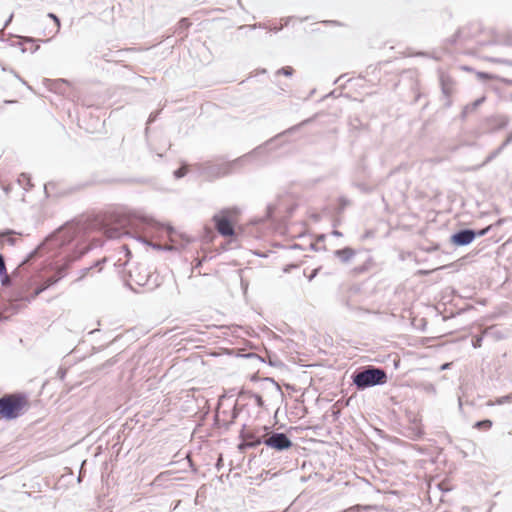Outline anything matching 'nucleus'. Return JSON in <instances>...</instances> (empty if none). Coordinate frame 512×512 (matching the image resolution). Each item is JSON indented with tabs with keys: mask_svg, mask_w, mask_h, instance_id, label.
Instances as JSON below:
<instances>
[{
	"mask_svg": "<svg viewBox=\"0 0 512 512\" xmlns=\"http://www.w3.org/2000/svg\"><path fill=\"white\" fill-rule=\"evenodd\" d=\"M241 161L236 159L228 161L218 157L215 160L191 164V169L204 180L212 182L241 170Z\"/></svg>",
	"mask_w": 512,
	"mask_h": 512,
	"instance_id": "1",
	"label": "nucleus"
},
{
	"mask_svg": "<svg viewBox=\"0 0 512 512\" xmlns=\"http://www.w3.org/2000/svg\"><path fill=\"white\" fill-rule=\"evenodd\" d=\"M387 379L386 371L383 368L373 365L358 368L351 375L352 383L359 391L383 385L387 382Z\"/></svg>",
	"mask_w": 512,
	"mask_h": 512,
	"instance_id": "2",
	"label": "nucleus"
},
{
	"mask_svg": "<svg viewBox=\"0 0 512 512\" xmlns=\"http://www.w3.org/2000/svg\"><path fill=\"white\" fill-rule=\"evenodd\" d=\"M76 235L77 231L74 227H65L58 230L55 234L48 238L44 244L31 251L20 263L19 267L12 273V275H16L20 268L28 265L33 259H35L39 255V252L43 246H48L49 249H53L55 247H64L73 241Z\"/></svg>",
	"mask_w": 512,
	"mask_h": 512,
	"instance_id": "3",
	"label": "nucleus"
},
{
	"mask_svg": "<svg viewBox=\"0 0 512 512\" xmlns=\"http://www.w3.org/2000/svg\"><path fill=\"white\" fill-rule=\"evenodd\" d=\"M27 405L28 400L24 393L5 394L0 397V418L14 420L23 414Z\"/></svg>",
	"mask_w": 512,
	"mask_h": 512,
	"instance_id": "4",
	"label": "nucleus"
},
{
	"mask_svg": "<svg viewBox=\"0 0 512 512\" xmlns=\"http://www.w3.org/2000/svg\"><path fill=\"white\" fill-rule=\"evenodd\" d=\"M312 121V118H308V119H305L303 120L302 122H300L299 124H296L286 130H284L283 132L277 134L276 136H274L273 138L267 140L265 143L257 146L256 148H254L253 150H251L250 152L236 158V160H242L241 161V169L252 162V160L256 157H260V156H264V155H267L268 152L270 151V146L271 144L276 140V139H279L281 138L282 136L284 135H290L294 132H297L299 131V129L303 126H305L306 124L310 123Z\"/></svg>",
	"mask_w": 512,
	"mask_h": 512,
	"instance_id": "5",
	"label": "nucleus"
},
{
	"mask_svg": "<svg viewBox=\"0 0 512 512\" xmlns=\"http://www.w3.org/2000/svg\"><path fill=\"white\" fill-rule=\"evenodd\" d=\"M88 250H89L88 247H84L80 250L75 249V250L67 253L63 258V260H64L63 264L57 267V269L53 275L46 278L44 286L37 288L35 294L36 295L40 294L46 288H49V287L55 285L58 281H60L63 277H65L69 267L76 260L80 259L85 253H87Z\"/></svg>",
	"mask_w": 512,
	"mask_h": 512,
	"instance_id": "6",
	"label": "nucleus"
},
{
	"mask_svg": "<svg viewBox=\"0 0 512 512\" xmlns=\"http://www.w3.org/2000/svg\"><path fill=\"white\" fill-rule=\"evenodd\" d=\"M262 430L265 431V440H263L264 445L268 448L282 452L293 446L292 440L286 433L270 431V428L267 426H264Z\"/></svg>",
	"mask_w": 512,
	"mask_h": 512,
	"instance_id": "7",
	"label": "nucleus"
},
{
	"mask_svg": "<svg viewBox=\"0 0 512 512\" xmlns=\"http://www.w3.org/2000/svg\"><path fill=\"white\" fill-rule=\"evenodd\" d=\"M128 273L130 281L134 282L138 286H148L149 289H153L158 286V283L156 282L158 276L152 280V273L142 264L137 265L134 269H129Z\"/></svg>",
	"mask_w": 512,
	"mask_h": 512,
	"instance_id": "8",
	"label": "nucleus"
},
{
	"mask_svg": "<svg viewBox=\"0 0 512 512\" xmlns=\"http://www.w3.org/2000/svg\"><path fill=\"white\" fill-rule=\"evenodd\" d=\"M213 222L221 236L230 237L235 235L234 225L227 210H222L220 214L214 215Z\"/></svg>",
	"mask_w": 512,
	"mask_h": 512,
	"instance_id": "9",
	"label": "nucleus"
},
{
	"mask_svg": "<svg viewBox=\"0 0 512 512\" xmlns=\"http://www.w3.org/2000/svg\"><path fill=\"white\" fill-rule=\"evenodd\" d=\"M474 240L475 230L471 228L459 229L450 236V242L456 247L467 246Z\"/></svg>",
	"mask_w": 512,
	"mask_h": 512,
	"instance_id": "10",
	"label": "nucleus"
},
{
	"mask_svg": "<svg viewBox=\"0 0 512 512\" xmlns=\"http://www.w3.org/2000/svg\"><path fill=\"white\" fill-rule=\"evenodd\" d=\"M240 438L246 439L248 441L247 446L256 448L257 446L264 444L263 440H265V431H263L262 435H257L253 431H245L244 425L242 430L240 431Z\"/></svg>",
	"mask_w": 512,
	"mask_h": 512,
	"instance_id": "11",
	"label": "nucleus"
},
{
	"mask_svg": "<svg viewBox=\"0 0 512 512\" xmlns=\"http://www.w3.org/2000/svg\"><path fill=\"white\" fill-rule=\"evenodd\" d=\"M18 41L13 43V46H19L22 53H25L27 51L26 44H30V51L31 53H35L39 49V45L36 44V39L28 36L24 37H18Z\"/></svg>",
	"mask_w": 512,
	"mask_h": 512,
	"instance_id": "12",
	"label": "nucleus"
},
{
	"mask_svg": "<svg viewBox=\"0 0 512 512\" xmlns=\"http://www.w3.org/2000/svg\"><path fill=\"white\" fill-rule=\"evenodd\" d=\"M334 256L338 258L342 263H349L353 257L357 254V251L351 247H344L342 249H337L333 252Z\"/></svg>",
	"mask_w": 512,
	"mask_h": 512,
	"instance_id": "13",
	"label": "nucleus"
},
{
	"mask_svg": "<svg viewBox=\"0 0 512 512\" xmlns=\"http://www.w3.org/2000/svg\"><path fill=\"white\" fill-rule=\"evenodd\" d=\"M487 122L492 130H500L509 124V118L506 115H494L487 118Z\"/></svg>",
	"mask_w": 512,
	"mask_h": 512,
	"instance_id": "14",
	"label": "nucleus"
},
{
	"mask_svg": "<svg viewBox=\"0 0 512 512\" xmlns=\"http://www.w3.org/2000/svg\"><path fill=\"white\" fill-rule=\"evenodd\" d=\"M503 151V146H499L497 149L493 150L489 155L486 157V159L478 165L467 167L464 169L466 172H474L479 170L480 168L484 167L491 161H493L501 152Z\"/></svg>",
	"mask_w": 512,
	"mask_h": 512,
	"instance_id": "15",
	"label": "nucleus"
},
{
	"mask_svg": "<svg viewBox=\"0 0 512 512\" xmlns=\"http://www.w3.org/2000/svg\"><path fill=\"white\" fill-rule=\"evenodd\" d=\"M441 90H442L443 96L446 99V102L444 104L445 107H450L452 102L449 99V97H450V95L452 93V85H451V82L449 80H446L443 77L441 78Z\"/></svg>",
	"mask_w": 512,
	"mask_h": 512,
	"instance_id": "16",
	"label": "nucleus"
},
{
	"mask_svg": "<svg viewBox=\"0 0 512 512\" xmlns=\"http://www.w3.org/2000/svg\"><path fill=\"white\" fill-rule=\"evenodd\" d=\"M485 96L480 97L473 101L471 104L466 105L461 112V119H465L470 112L475 111L484 101Z\"/></svg>",
	"mask_w": 512,
	"mask_h": 512,
	"instance_id": "17",
	"label": "nucleus"
},
{
	"mask_svg": "<svg viewBox=\"0 0 512 512\" xmlns=\"http://www.w3.org/2000/svg\"><path fill=\"white\" fill-rule=\"evenodd\" d=\"M243 396H247L248 398L250 399H253L255 401V404L259 407V408H262L264 406V401L261 397V395L257 394V393H254L252 391H245V390H242L240 393H239V397H243Z\"/></svg>",
	"mask_w": 512,
	"mask_h": 512,
	"instance_id": "18",
	"label": "nucleus"
},
{
	"mask_svg": "<svg viewBox=\"0 0 512 512\" xmlns=\"http://www.w3.org/2000/svg\"><path fill=\"white\" fill-rule=\"evenodd\" d=\"M106 262V259L105 258H102V259H98L97 261L94 262L93 265L89 266V267H85L83 269L80 270V276L76 279V281H80L82 280L87 274L88 272L93 269L94 267H100Z\"/></svg>",
	"mask_w": 512,
	"mask_h": 512,
	"instance_id": "19",
	"label": "nucleus"
},
{
	"mask_svg": "<svg viewBox=\"0 0 512 512\" xmlns=\"http://www.w3.org/2000/svg\"><path fill=\"white\" fill-rule=\"evenodd\" d=\"M189 168H191V165L187 163H182L181 166L174 171V177L176 179L184 177L188 173Z\"/></svg>",
	"mask_w": 512,
	"mask_h": 512,
	"instance_id": "20",
	"label": "nucleus"
},
{
	"mask_svg": "<svg viewBox=\"0 0 512 512\" xmlns=\"http://www.w3.org/2000/svg\"><path fill=\"white\" fill-rule=\"evenodd\" d=\"M338 207L336 208V213L341 214L347 206L350 205V200L346 198L345 196H340L338 198Z\"/></svg>",
	"mask_w": 512,
	"mask_h": 512,
	"instance_id": "21",
	"label": "nucleus"
},
{
	"mask_svg": "<svg viewBox=\"0 0 512 512\" xmlns=\"http://www.w3.org/2000/svg\"><path fill=\"white\" fill-rule=\"evenodd\" d=\"M15 232L13 230H6L5 232L0 233V239L6 237L7 242L10 245H15L16 238L13 236Z\"/></svg>",
	"mask_w": 512,
	"mask_h": 512,
	"instance_id": "22",
	"label": "nucleus"
},
{
	"mask_svg": "<svg viewBox=\"0 0 512 512\" xmlns=\"http://www.w3.org/2000/svg\"><path fill=\"white\" fill-rule=\"evenodd\" d=\"M491 427H492V421L489 419L480 420L474 424V428H477V429L488 430Z\"/></svg>",
	"mask_w": 512,
	"mask_h": 512,
	"instance_id": "23",
	"label": "nucleus"
},
{
	"mask_svg": "<svg viewBox=\"0 0 512 512\" xmlns=\"http://www.w3.org/2000/svg\"><path fill=\"white\" fill-rule=\"evenodd\" d=\"M371 262H372V259L369 257L363 265L356 266L354 268V272L356 274H361V273L366 272L369 269Z\"/></svg>",
	"mask_w": 512,
	"mask_h": 512,
	"instance_id": "24",
	"label": "nucleus"
},
{
	"mask_svg": "<svg viewBox=\"0 0 512 512\" xmlns=\"http://www.w3.org/2000/svg\"><path fill=\"white\" fill-rule=\"evenodd\" d=\"M294 69L291 66H285L276 71V75H284L286 77L292 76Z\"/></svg>",
	"mask_w": 512,
	"mask_h": 512,
	"instance_id": "25",
	"label": "nucleus"
},
{
	"mask_svg": "<svg viewBox=\"0 0 512 512\" xmlns=\"http://www.w3.org/2000/svg\"><path fill=\"white\" fill-rule=\"evenodd\" d=\"M512 402V394H509V395H505V396H501V397H498L494 404H497V405H503L505 403H510Z\"/></svg>",
	"mask_w": 512,
	"mask_h": 512,
	"instance_id": "26",
	"label": "nucleus"
},
{
	"mask_svg": "<svg viewBox=\"0 0 512 512\" xmlns=\"http://www.w3.org/2000/svg\"><path fill=\"white\" fill-rule=\"evenodd\" d=\"M482 341H483V334L473 336V338H472L473 348L477 349V348L481 347Z\"/></svg>",
	"mask_w": 512,
	"mask_h": 512,
	"instance_id": "27",
	"label": "nucleus"
},
{
	"mask_svg": "<svg viewBox=\"0 0 512 512\" xmlns=\"http://www.w3.org/2000/svg\"><path fill=\"white\" fill-rule=\"evenodd\" d=\"M354 186L363 193H370L372 188L365 183H354Z\"/></svg>",
	"mask_w": 512,
	"mask_h": 512,
	"instance_id": "28",
	"label": "nucleus"
},
{
	"mask_svg": "<svg viewBox=\"0 0 512 512\" xmlns=\"http://www.w3.org/2000/svg\"><path fill=\"white\" fill-rule=\"evenodd\" d=\"M492 227H493V225H489L483 229L475 230V239L477 237L485 236L491 230Z\"/></svg>",
	"mask_w": 512,
	"mask_h": 512,
	"instance_id": "29",
	"label": "nucleus"
},
{
	"mask_svg": "<svg viewBox=\"0 0 512 512\" xmlns=\"http://www.w3.org/2000/svg\"><path fill=\"white\" fill-rule=\"evenodd\" d=\"M0 280H1L2 286L7 287V286L11 285V279L7 272H5L4 275L3 274L0 275Z\"/></svg>",
	"mask_w": 512,
	"mask_h": 512,
	"instance_id": "30",
	"label": "nucleus"
},
{
	"mask_svg": "<svg viewBox=\"0 0 512 512\" xmlns=\"http://www.w3.org/2000/svg\"><path fill=\"white\" fill-rule=\"evenodd\" d=\"M47 16H48L50 19H52V21H54V23H55V24H56V26H57V32H58V31L60 30V26H61V22H60L59 17H58L56 14L51 13V12H50V13H48V15H47Z\"/></svg>",
	"mask_w": 512,
	"mask_h": 512,
	"instance_id": "31",
	"label": "nucleus"
},
{
	"mask_svg": "<svg viewBox=\"0 0 512 512\" xmlns=\"http://www.w3.org/2000/svg\"><path fill=\"white\" fill-rule=\"evenodd\" d=\"M5 272H7L6 264H5V258L3 256V254H0V275L1 274L4 275Z\"/></svg>",
	"mask_w": 512,
	"mask_h": 512,
	"instance_id": "32",
	"label": "nucleus"
},
{
	"mask_svg": "<svg viewBox=\"0 0 512 512\" xmlns=\"http://www.w3.org/2000/svg\"><path fill=\"white\" fill-rule=\"evenodd\" d=\"M137 240L139 241H142L144 242L145 244L149 245V246H152L154 249H157V250H166L167 248H164L162 247L161 245H158V244H153V243H150L148 242L147 240H143L142 238H137Z\"/></svg>",
	"mask_w": 512,
	"mask_h": 512,
	"instance_id": "33",
	"label": "nucleus"
},
{
	"mask_svg": "<svg viewBox=\"0 0 512 512\" xmlns=\"http://www.w3.org/2000/svg\"><path fill=\"white\" fill-rule=\"evenodd\" d=\"M493 61L496 63L512 66V60H510V59L496 58V59H493Z\"/></svg>",
	"mask_w": 512,
	"mask_h": 512,
	"instance_id": "34",
	"label": "nucleus"
},
{
	"mask_svg": "<svg viewBox=\"0 0 512 512\" xmlns=\"http://www.w3.org/2000/svg\"><path fill=\"white\" fill-rule=\"evenodd\" d=\"M248 441L246 439H241V442L238 444V449L240 451H245L246 449L250 448L247 446Z\"/></svg>",
	"mask_w": 512,
	"mask_h": 512,
	"instance_id": "35",
	"label": "nucleus"
},
{
	"mask_svg": "<svg viewBox=\"0 0 512 512\" xmlns=\"http://www.w3.org/2000/svg\"><path fill=\"white\" fill-rule=\"evenodd\" d=\"M477 76L480 78V79H493L494 76H492L491 74L487 73V72H478L477 73Z\"/></svg>",
	"mask_w": 512,
	"mask_h": 512,
	"instance_id": "36",
	"label": "nucleus"
},
{
	"mask_svg": "<svg viewBox=\"0 0 512 512\" xmlns=\"http://www.w3.org/2000/svg\"><path fill=\"white\" fill-rule=\"evenodd\" d=\"M461 33L462 31L461 30H458L450 39H449V42L451 44H454L457 42L458 38L461 36Z\"/></svg>",
	"mask_w": 512,
	"mask_h": 512,
	"instance_id": "37",
	"label": "nucleus"
},
{
	"mask_svg": "<svg viewBox=\"0 0 512 512\" xmlns=\"http://www.w3.org/2000/svg\"><path fill=\"white\" fill-rule=\"evenodd\" d=\"M55 187V184L53 182H49L47 184H45L44 186V191L46 193L47 196H49L50 194V189L54 188Z\"/></svg>",
	"mask_w": 512,
	"mask_h": 512,
	"instance_id": "38",
	"label": "nucleus"
},
{
	"mask_svg": "<svg viewBox=\"0 0 512 512\" xmlns=\"http://www.w3.org/2000/svg\"><path fill=\"white\" fill-rule=\"evenodd\" d=\"M512 142V132L509 133V135L507 136V138L505 139V141L500 145V146H503V149L509 145L510 143Z\"/></svg>",
	"mask_w": 512,
	"mask_h": 512,
	"instance_id": "39",
	"label": "nucleus"
},
{
	"mask_svg": "<svg viewBox=\"0 0 512 512\" xmlns=\"http://www.w3.org/2000/svg\"><path fill=\"white\" fill-rule=\"evenodd\" d=\"M362 509H366V508L361 507V506H354V507L346 509L344 512H360V510H362Z\"/></svg>",
	"mask_w": 512,
	"mask_h": 512,
	"instance_id": "40",
	"label": "nucleus"
},
{
	"mask_svg": "<svg viewBox=\"0 0 512 512\" xmlns=\"http://www.w3.org/2000/svg\"><path fill=\"white\" fill-rule=\"evenodd\" d=\"M158 114H159V111L151 113L149 118H148L147 123L150 124V123L154 122L156 120Z\"/></svg>",
	"mask_w": 512,
	"mask_h": 512,
	"instance_id": "41",
	"label": "nucleus"
},
{
	"mask_svg": "<svg viewBox=\"0 0 512 512\" xmlns=\"http://www.w3.org/2000/svg\"><path fill=\"white\" fill-rule=\"evenodd\" d=\"M318 272L319 268L312 270L311 274L308 276V280L312 281L317 276Z\"/></svg>",
	"mask_w": 512,
	"mask_h": 512,
	"instance_id": "42",
	"label": "nucleus"
},
{
	"mask_svg": "<svg viewBox=\"0 0 512 512\" xmlns=\"http://www.w3.org/2000/svg\"><path fill=\"white\" fill-rule=\"evenodd\" d=\"M179 23L181 27L185 28H187L190 25V22L187 18H182Z\"/></svg>",
	"mask_w": 512,
	"mask_h": 512,
	"instance_id": "43",
	"label": "nucleus"
},
{
	"mask_svg": "<svg viewBox=\"0 0 512 512\" xmlns=\"http://www.w3.org/2000/svg\"><path fill=\"white\" fill-rule=\"evenodd\" d=\"M355 122H357V124L351 122L350 123V126H351V129H358L359 127H362V123L358 120V119H355Z\"/></svg>",
	"mask_w": 512,
	"mask_h": 512,
	"instance_id": "44",
	"label": "nucleus"
},
{
	"mask_svg": "<svg viewBox=\"0 0 512 512\" xmlns=\"http://www.w3.org/2000/svg\"><path fill=\"white\" fill-rule=\"evenodd\" d=\"M503 43L512 46V35L508 34L503 40Z\"/></svg>",
	"mask_w": 512,
	"mask_h": 512,
	"instance_id": "45",
	"label": "nucleus"
},
{
	"mask_svg": "<svg viewBox=\"0 0 512 512\" xmlns=\"http://www.w3.org/2000/svg\"><path fill=\"white\" fill-rule=\"evenodd\" d=\"M12 19H13V14H11V15L8 17V19H6V21H5V23H4L3 28H6V27L11 23Z\"/></svg>",
	"mask_w": 512,
	"mask_h": 512,
	"instance_id": "46",
	"label": "nucleus"
},
{
	"mask_svg": "<svg viewBox=\"0 0 512 512\" xmlns=\"http://www.w3.org/2000/svg\"><path fill=\"white\" fill-rule=\"evenodd\" d=\"M11 72L14 74V76L19 79L24 85H27L26 81L23 80L14 70H11Z\"/></svg>",
	"mask_w": 512,
	"mask_h": 512,
	"instance_id": "47",
	"label": "nucleus"
},
{
	"mask_svg": "<svg viewBox=\"0 0 512 512\" xmlns=\"http://www.w3.org/2000/svg\"><path fill=\"white\" fill-rule=\"evenodd\" d=\"M238 416V410L237 408H234L232 411V421H234Z\"/></svg>",
	"mask_w": 512,
	"mask_h": 512,
	"instance_id": "48",
	"label": "nucleus"
},
{
	"mask_svg": "<svg viewBox=\"0 0 512 512\" xmlns=\"http://www.w3.org/2000/svg\"><path fill=\"white\" fill-rule=\"evenodd\" d=\"M221 466H222V456H220L219 459L217 460V463H216L217 470H220Z\"/></svg>",
	"mask_w": 512,
	"mask_h": 512,
	"instance_id": "49",
	"label": "nucleus"
},
{
	"mask_svg": "<svg viewBox=\"0 0 512 512\" xmlns=\"http://www.w3.org/2000/svg\"><path fill=\"white\" fill-rule=\"evenodd\" d=\"M21 177H22L23 179H25V181L27 182V185L32 186V185L30 184V178H29L26 174H22V175H21Z\"/></svg>",
	"mask_w": 512,
	"mask_h": 512,
	"instance_id": "50",
	"label": "nucleus"
},
{
	"mask_svg": "<svg viewBox=\"0 0 512 512\" xmlns=\"http://www.w3.org/2000/svg\"><path fill=\"white\" fill-rule=\"evenodd\" d=\"M505 222V219L501 218L495 222L493 226H501Z\"/></svg>",
	"mask_w": 512,
	"mask_h": 512,
	"instance_id": "51",
	"label": "nucleus"
},
{
	"mask_svg": "<svg viewBox=\"0 0 512 512\" xmlns=\"http://www.w3.org/2000/svg\"><path fill=\"white\" fill-rule=\"evenodd\" d=\"M332 235H334L336 237H340V236H342V233L340 231H338V230H333L332 231Z\"/></svg>",
	"mask_w": 512,
	"mask_h": 512,
	"instance_id": "52",
	"label": "nucleus"
},
{
	"mask_svg": "<svg viewBox=\"0 0 512 512\" xmlns=\"http://www.w3.org/2000/svg\"><path fill=\"white\" fill-rule=\"evenodd\" d=\"M429 273H430V271H428V270H419L418 271L419 275H428Z\"/></svg>",
	"mask_w": 512,
	"mask_h": 512,
	"instance_id": "53",
	"label": "nucleus"
},
{
	"mask_svg": "<svg viewBox=\"0 0 512 512\" xmlns=\"http://www.w3.org/2000/svg\"><path fill=\"white\" fill-rule=\"evenodd\" d=\"M271 213H272V207L271 206H268L267 207V217L270 218L271 217Z\"/></svg>",
	"mask_w": 512,
	"mask_h": 512,
	"instance_id": "54",
	"label": "nucleus"
},
{
	"mask_svg": "<svg viewBox=\"0 0 512 512\" xmlns=\"http://www.w3.org/2000/svg\"><path fill=\"white\" fill-rule=\"evenodd\" d=\"M82 477H83V472H82V468L80 469V472H79V475H78V482H81L82 481Z\"/></svg>",
	"mask_w": 512,
	"mask_h": 512,
	"instance_id": "55",
	"label": "nucleus"
},
{
	"mask_svg": "<svg viewBox=\"0 0 512 512\" xmlns=\"http://www.w3.org/2000/svg\"><path fill=\"white\" fill-rule=\"evenodd\" d=\"M449 365H450L449 363H444V364L441 366V368H440V369H441V370L448 369Z\"/></svg>",
	"mask_w": 512,
	"mask_h": 512,
	"instance_id": "56",
	"label": "nucleus"
},
{
	"mask_svg": "<svg viewBox=\"0 0 512 512\" xmlns=\"http://www.w3.org/2000/svg\"><path fill=\"white\" fill-rule=\"evenodd\" d=\"M325 239V235L324 234H321L318 236V241H323Z\"/></svg>",
	"mask_w": 512,
	"mask_h": 512,
	"instance_id": "57",
	"label": "nucleus"
},
{
	"mask_svg": "<svg viewBox=\"0 0 512 512\" xmlns=\"http://www.w3.org/2000/svg\"><path fill=\"white\" fill-rule=\"evenodd\" d=\"M310 248H311L312 250H317V246H316V244H315V243H311V244H310Z\"/></svg>",
	"mask_w": 512,
	"mask_h": 512,
	"instance_id": "58",
	"label": "nucleus"
},
{
	"mask_svg": "<svg viewBox=\"0 0 512 512\" xmlns=\"http://www.w3.org/2000/svg\"><path fill=\"white\" fill-rule=\"evenodd\" d=\"M250 27L251 28H256V27H260L261 28V27H263V25L261 23H259V24H254V25H252Z\"/></svg>",
	"mask_w": 512,
	"mask_h": 512,
	"instance_id": "59",
	"label": "nucleus"
},
{
	"mask_svg": "<svg viewBox=\"0 0 512 512\" xmlns=\"http://www.w3.org/2000/svg\"><path fill=\"white\" fill-rule=\"evenodd\" d=\"M292 248H294V249H296V248H301V246H300V245H298V244H294V245L292 246Z\"/></svg>",
	"mask_w": 512,
	"mask_h": 512,
	"instance_id": "60",
	"label": "nucleus"
},
{
	"mask_svg": "<svg viewBox=\"0 0 512 512\" xmlns=\"http://www.w3.org/2000/svg\"><path fill=\"white\" fill-rule=\"evenodd\" d=\"M502 81L505 82V83H509V84L512 83V80H504L503 79Z\"/></svg>",
	"mask_w": 512,
	"mask_h": 512,
	"instance_id": "61",
	"label": "nucleus"
},
{
	"mask_svg": "<svg viewBox=\"0 0 512 512\" xmlns=\"http://www.w3.org/2000/svg\"><path fill=\"white\" fill-rule=\"evenodd\" d=\"M327 23H333V24H337V22H336V21H334V20H331V21H327Z\"/></svg>",
	"mask_w": 512,
	"mask_h": 512,
	"instance_id": "62",
	"label": "nucleus"
},
{
	"mask_svg": "<svg viewBox=\"0 0 512 512\" xmlns=\"http://www.w3.org/2000/svg\"><path fill=\"white\" fill-rule=\"evenodd\" d=\"M273 30H274L275 32H278V31L280 30V28L273 27Z\"/></svg>",
	"mask_w": 512,
	"mask_h": 512,
	"instance_id": "63",
	"label": "nucleus"
},
{
	"mask_svg": "<svg viewBox=\"0 0 512 512\" xmlns=\"http://www.w3.org/2000/svg\"><path fill=\"white\" fill-rule=\"evenodd\" d=\"M238 5H239L241 8H243V7H242L241 0H238Z\"/></svg>",
	"mask_w": 512,
	"mask_h": 512,
	"instance_id": "64",
	"label": "nucleus"
}]
</instances>
